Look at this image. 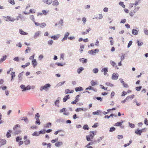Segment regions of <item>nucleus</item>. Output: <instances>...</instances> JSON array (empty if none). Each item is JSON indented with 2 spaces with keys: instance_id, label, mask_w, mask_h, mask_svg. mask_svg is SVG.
I'll return each mask as SVG.
<instances>
[{
  "instance_id": "obj_16",
  "label": "nucleus",
  "mask_w": 148,
  "mask_h": 148,
  "mask_svg": "<svg viewBox=\"0 0 148 148\" xmlns=\"http://www.w3.org/2000/svg\"><path fill=\"white\" fill-rule=\"evenodd\" d=\"M6 143V141L4 140H0V147L5 145Z\"/></svg>"
},
{
  "instance_id": "obj_42",
  "label": "nucleus",
  "mask_w": 148,
  "mask_h": 148,
  "mask_svg": "<svg viewBox=\"0 0 148 148\" xmlns=\"http://www.w3.org/2000/svg\"><path fill=\"white\" fill-rule=\"evenodd\" d=\"M100 112V111L97 110L96 112H93V114L94 115L99 114Z\"/></svg>"
},
{
  "instance_id": "obj_8",
  "label": "nucleus",
  "mask_w": 148,
  "mask_h": 148,
  "mask_svg": "<svg viewBox=\"0 0 148 148\" xmlns=\"http://www.w3.org/2000/svg\"><path fill=\"white\" fill-rule=\"evenodd\" d=\"M42 2L48 5H50L52 2V0H42Z\"/></svg>"
},
{
  "instance_id": "obj_44",
  "label": "nucleus",
  "mask_w": 148,
  "mask_h": 148,
  "mask_svg": "<svg viewBox=\"0 0 148 148\" xmlns=\"http://www.w3.org/2000/svg\"><path fill=\"white\" fill-rule=\"evenodd\" d=\"M115 129H116L115 127H112L110 128L109 131L110 132H112L115 130Z\"/></svg>"
},
{
  "instance_id": "obj_38",
  "label": "nucleus",
  "mask_w": 148,
  "mask_h": 148,
  "mask_svg": "<svg viewBox=\"0 0 148 148\" xmlns=\"http://www.w3.org/2000/svg\"><path fill=\"white\" fill-rule=\"evenodd\" d=\"M51 38L53 39L54 40H56L58 39V37L56 35L53 36L51 37Z\"/></svg>"
},
{
  "instance_id": "obj_18",
  "label": "nucleus",
  "mask_w": 148,
  "mask_h": 148,
  "mask_svg": "<svg viewBox=\"0 0 148 148\" xmlns=\"http://www.w3.org/2000/svg\"><path fill=\"white\" fill-rule=\"evenodd\" d=\"M134 95H131L128 96L126 98V100H129V99H133L134 97Z\"/></svg>"
},
{
  "instance_id": "obj_9",
  "label": "nucleus",
  "mask_w": 148,
  "mask_h": 148,
  "mask_svg": "<svg viewBox=\"0 0 148 148\" xmlns=\"http://www.w3.org/2000/svg\"><path fill=\"white\" fill-rule=\"evenodd\" d=\"M59 4V3L57 0H55L52 2V5L55 6H57Z\"/></svg>"
},
{
  "instance_id": "obj_21",
  "label": "nucleus",
  "mask_w": 148,
  "mask_h": 148,
  "mask_svg": "<svg viewBox=\"0 0 148 148\" xmlns=\"http://www.w3.org/2000/svg\"><path fill=\"white\" fill-rule=\"evenodd\" d=\"M88 53L89 54L93 55H95L96 53V52H95V51H94V50H93L88 51Z\"/></svg>"
},
{
  "instance_id": "obj_45",
  "label": "nucleus",
  "mask_w": 148,
  "mask_h": 148,
  "mask_svg": "<svg viewBox=\"0 0 148 148\" xmlns=\"http://www.w3.org/2000/svg\"><path fill=\"white\" fill-rule=\"evenodd\" d=\"M83 70V69L82 67H80L78 70H77V72L78 73H81V72Z\"/></svg>"
},
{
  "instance_id": "obj_11",
  "label": "nucleus",
  "mask_w": 148,
  "mask_h": 148,
  "mask_svg": "<svg viewBox=\"0 0 148 148\" xmlns=\"http://www.w3.org/2000/svg\"><path fill=\"white\" fill-rule=\"evenodd\" d=\"M69 95H67L64 97L63 99V101L64 102H65L67 99L70 98Z\"/></svg>"
},
{
  "instance_id": "obj_22",
  "label": "nucleus",
  "mask_w": 148,
  "mask_h": 148,
  "mask_svg": "<svg viewBox=\"0 0 148 148\" xmlns=\"http://www.w3.org/2000/svg\"><path fill=\"white\" fill-rule=\"evenodd\" d=\"M34 88H35V86H32V88L31 86H30L29 85H28L27 87H26L25 89V90H30L31 88L34 89Z\"/></svg>"
},
{
  "instance_id": "obj_23",
  "label": "nucleus",
  "mask_w": 148,
  "mask_h": 148,
  "mask_svg": "<svg viewBox=\"0 0 148 148\" xmlns=\"http://www.w3.org/2000/svg\"><path fill=\"white\" fill-rule=\"evenodd\" d=\"M79 60L80 62H82L83 63H85L87 62V59L84 58H80Z\"/></svg>"
},
{
  "instance_id": "obj_50",
  "label": "nucleus",
  "mask_w": 148,
  "mask_h": 148,
  "mask_svg": "<svg viewBox=\"0 0 148 148\" xmlns=\"http://www.w3.org/2000/svg\"><path fill=\"white\" fill-rule=\"evenodd\" d=\"M16 47H19L20 48H21L22 47V45H21V42H19L16 44Z\"/></svg>"
},
{
  "instance_id": "obj_36",
  "label": "nucleus",
  "mask_w": 148,
  "mask_h": 148,
  "mask_svg": "<svg viewBox=\"0 0 148 148\" xmlns=\"http://www.w3.org/2000/svg\"><path fill=\"white\" fill-rule=\"evenodd\" d=\"M11 75L12 76H11V78H12L11 80H12V79H13V78L15 77V73L14 72H12L11 73Z\"/></svg>"
},
{
  "instance_id": "obj_58",
  "label": "nucleus",
  "mask_w": 148,
  "mask_h": 148,
  "mask_svg": "<svg viewBox=\"0 0 148 148\" xmlns=\"http://www.w3.org/2000/svg\"><path fill=\"white\" fill-rule=\"evenodd\" d=\"M20 127V126L19 125L17 124L15 125L14 127L13 128L14 130H15V129L17 128V127Z\"/></svg>"
},
{
  "instance_id": "obj_33",
  "label": "nucleus",
  "mask_w": 148,
  "mask_h": 148,
  "mask_svg": "<svg viewBox=\"0 0 148 148\" xmlns=\"http://www.w3.org/2000/svg\"><path fill=\"white\" fill-rule=\"evenodd\" d=\"M30 142L29 140L26 139L24 141V143L26 145H28L30 143Z\"/></svg>"
},
{
  "instance_id": "obj_55",
  "label": "nucleus",
  "mask_w": 148,
  "mask_h": 148,
  "mask_svg": "<svg viewBox=\"0 0 148 148\" xmlns=\"http://www.w3.org/2000/svg\"><path fill=\"white\" fill-rule=\"evenodd\" d=\"M30 18L31 20L33 21L34 22H35V21L34 20L35 19H34V16H33V15L30 16Z\"/></svg>"
},
{
  "instance_id": "obj_35",
  "label": "nucleus",
  "mask_w": 148,
  "mask_h": 148,
  "mask_svg": "<svg viewBox=\"0 0 148 148\" xmlns=\"http://www.w3.org/2000/svg\"><path fill=\"white\" fill-rule=\"evenodd\" d=\"M119 4L123 8H124L125 7V5L123 4V2H120L119 3Z\"/></svg>"
},
{
  "instance_id": "obj_59",
  "label": "nucleus",
  "mask_w": 148,
  "mask_h": 148,
  "mask_svg": "<svg viewBox=\"0 0 148 148\" xmlns=\"http://www.w3.org/2000/svg\"><path fill=\"white\" fill-rule=\"evenodd\" d=\"M14 61L17 62H18L19 61V58L18 57H15L14 59Z\"/></svg>"
},
{
  "instance_id": "obj_48",
  "label": "nucleus",
  "mask_w": 148,
  "mask_h": 148,
  "mask_svg": "<svg viewBox=\"0 0 148 148\" xmlns=\"http://www.w3.org/2000/svg\"><path fill=\"white\" fill-rule=\"evenodd\" d=\"M93 73H97L98 72V69H97L95 68L93 70Z\"/></svg>"
},
{
  "instance_id": "obj_54",
  "label": "nucleus",
  "mask_w": 148,
  "mask_h": 148,
  "mask_svg": "<svg viewBox=\"0 0 148 148\" xmlns=\"http://www.w3.org/2000/svg\"><path fill=\"white\" fill-rule=\"evenodd\" d=\"M59 24H60L62 26L63 25V22L62 19L60 20L59 22Z\"/></svg>"
},
{
  "instance_id": "obj_2",
  "label": "nucleus",
  "mask_w": 148,
  "mask_h": 148,
  "mask_svg": "<svg viewBox=\"0 0 148 148\" xmlns=\"http://www.w3.org/2000/svg\"><path fill=\"white\" fill-rule=\"evenodd\" d=\"M51 86V85L49 84H46L45 85L42 86L40 88V90L42 91L43 90L47 91L48 89V88Z\"/></svg>"
},
{
  "instance_id": "obj_14",
  "label": "nucleus",
  "mask_w": 148,
  "mask_h": 148,
  "mask_svg": "<svg viewBox=\"0 0 148 148\" xmlns=\"http://www.w3.org/2000/svg\"><path fill=\"white\" fill-rule=\"evenodd\" d=\"M12 132V131L10 130H9L7 133L6 136L8 138L10 137L11 136V133Z\"/></svg>"
},
{
  "instance_id": "obj_63",
  "label": "nucleus",
  "mask_w": 148,
  "mask_h": 148,
  "mask_svg": "<svg viewBox=\"0 0 148 148\" xmlns=\"http://www.w3.org/2000/svg\"><path fill=\"white\" fill-rule=\"evenodd\" d=\"M129 125L130 127L132 128H134L135 127V125L134 124L131 123H129Z\"/></svg>"
},
{
  "instance_id": "obj_27",
  "label": "nucleus",
  "mask_w": 148,
  "mask_h": 148,
  "mask_svg": "<svg viewBox=\"0 0 148 148\" xmlns=\"http://www.w3.org/2000/svg\"><path fill=\"white\" fill-rule=\"evenodd\" d=\"M31 50V49L30 47H28L27 48V49L25 50V52L26 54L28 53L29 51L30 52Z\"/></svg>"
},
{
  "instance_id": "obj_13",
  "label": "nucleus",
  "mask_w": 148,
  "mask_h": 148,
  "mask_svg": "<svg viewBox=\"0 0 148 148\" xmlns=\"http://www.w3.org/2000/svg\"><path fill=\"white\" fill-rule=\"evenodd\" d=\"M132 34L134 35H136L138 34V31L135 29H133L132 30Z\"/></svg>"
},
{
  "instance_id": "obj_51",
  "label": "nucleus",
  "mask_w": 148,
  "mask_h": 148,
  "mask_svg": "<svg viewBox=\"0 0 148 148\" xmlns=\"http://www.w3.org/2000/svg\"><path fill=\"white\" fill-rule=\"evenodd\" d=\"M139 7H137V8H136L134 9V10H133V12H134V13H136L137 11L139 9Z\"/></svg>"
},
{
  "instance_id": "obj_46",
  "label": "nucleus",
  "mask_w": 148,
  "mask_h": 148,
  "mask_svg": "<svg viewBox=\"0 0 148 148\" xmlns=\"http://www.w3.org/2000/svg\"><path fill=\"white\" fill-rule=\"evenodd\" d=\"M106 85L108 86H110V87H112L113 86V85L110 83L107 82L106 83Z\"/></svg>"
},
{
  "instance_id": "obj_49",
  "label": "nucleus",
  "mask_w": 148,
  "mask_h": 148,
  "mask_svg": "<svg viewBox=\"0 0 148 148\" xmlns=\"http://www.w3.org/2000/svg\"><path fill=\"white\" fill-rule=\"evenodd\" d=\"M58 140V138H56L55 139L52 140H51V142L52 143H54L55 142L57 141Z\"/></svg>"
},
{
  "instance_id": "obj_64",
  "label": "nucleus",
  "mask_w": 148,
  "mask_h": 148,
  "mask_svg": "<svg viewBox=\"0 0 148 148\" xmlns=\"http://www.w3.org/2000/svg\"><path fill=\"white\" fill-rule=\"evenodd\" d=\"M144 33L145 34L148 35V30L146 29H144Z\"/></svg>"
},
{
  "instance_id": "obj_3",
  "label": "nucleus",
  "mask_w": 148,
  "mask_h": 148,
  "mask_svg": "<svg viewBox=\"0 0 148 148\" xmlns=\"http://www.w3.org/2000/svg\"><path fill=\"white\" fill-rule=\"evenodd\" d=\"M145 129V128H144L141 130L138 129L137 130H136L135 131V133L137 135L140 136L141 135L142 132H146Z\"/></svg>"
},
{
  "instance_id": "obj_26",
  "label": "nucleus",
  "mask_w": 148,
  "mask_h": 148,
  "mask_svg": "<svg viewBox=\"0 0 148 148\" xmlns=\"http://www.w3.org/2000/svg\"><path fill=\"white\" fill-rule=\"evenodd\" d=\"M7 56L6 55L5 56H3V58H1V59L0 62H3L6 59Z\"/></svg>"
},
{
  "instance_id": "obj_7",
  "label": "nucleus",
  "mask_w": 148,
  "mask_h": 148,
  "mask_svg": "<svg viewBox=\"0 0 148 148\" xmlns=\"http://www.w3.org/2000/svg\"><path fill=\"white\" fill-rule=\"evenodd\" d=\"M69 35V33L68 32H66L64 34V37L62 40V41L63 42L64 40H66L68 38V37Z\"/></svg>"
},
{
  "instance_id": "obj_15",
  "label": "nucleus",
  "mask_w": 148,
  "mask_h": 148,
  "mask_svg": "<svg viewBox=\"0 0 148 148\" xmlns=\"http://www.w3.org/2000/svg\"><path fill=\"white\" fill-rule=\"evenodd\" d=\"M62 144L63 143L62 142H58L55 143V145L57 147H59L60 146L62 145Z\"/></svg>"
},
{
  "instance_id": "obj_4",
  "label": "nucleus",
  "mask_w": 148,
  "mask_h": 148,
  "mask_svg": "<svg viewBox=\"0 0 148 148\" xmlns=\"http://www.w3.org/2000/svg\"><path fill=\"white\" fill-rule=\"evenodd\" d=\"M6 18H7V19L6 20V21H10L12 22H13L16 20L15 19L9 16H7Z\"/></svg>"
},
{
  "instance_id": "obj_47",
  "label": "nucleus",
  "mask_w": 148,
  "mask_h": 148,
  "mask_svg": "<svg viewBox=\"0 0 148 148\" xmlns=\"http://www.w3.org/2000/svg\"><path fill=\"white\" fill-rule=\"evenodd\" d=\"M132 43V40H130L127 45V47L129 48L131 45Z\"/></svg>"
},
{
  "instance_id": "obj_19",
  "label": "nucleus",
  "mask_w": 148,
  "mask_h": 148,
  "mask_svg": "<svg viewBox=\"0 0 148 148\" xmlns=\"http://www.w3.org/2000/svg\"><path fill=\"white\" fill-rule=\"evenodd\" d=\"M86 110V109L83 108H78L76 109L75 111L77 112H78L81 110L85 111Z\"/></svg>"
},
{
  "instance_id": "obj_10",
  "label": "nucleus",
  "mask_w": 148,
  "mask_h": 148,
  "mask_svg": "<svg viewBox=\"0 0 148 148\" xmlns=\"http://www.w3.org/2000/svg\"><path fill=\"white\" fill-rule=\"evenodd\" d=\"M73 92L74 90H70L69 89H67L65 90L64 92L66 94H67L68 93H72Z\"/></svg>"
},
{
  "instance_id": "obj_12",
  "label": "nucleus",
  "mask_w": 148,
  "mask_h": 148,
  "mask_svg": "<svg viewBox=\"0 0 148 148\" xmlns=\"http://www.w3.org/2000/svg\"><path fill=\"white\" fill-rule=\"evenodd\" d=\"M40 33V32L38 31L35 32L34 36V38H36L38 37Z\"/></svg>"
},
{
  "instance_id": "obj_41",
  "label": "nucleus",
  "mask_w": 148,
  "mask_h": 148,
  "mask_svg": "<svg viewBox=\"0 0 148 148\" xmlns=\"http://www.w3.org/2000/svg\"><path fill=\"white\" fill-rule=\"evenodd\" d=\"M82 21L83 22V25H85L86 23V18L85 17L83 18L82 19Z\"/></svg>"
},
{
  "instance_id": "obj_17",
  "label": "nucleus",
  "mask_w": 148,
  "mask_h": 148,
  "mask_svg": "<svg viewBox=\"0 0 148 148\" xmlns=\"http://www.w3.org/2000/svg\"><path fill=\"white\" fill-rule=\"evenodd\" d=\"M19 32L21 35H27L28 34L27 33L24 32L22 29H19Z\"/></svg>"
},
{
  "instance_id": "obj_52",
  "label": "nucleus",
  "mask_w": 148,
  "mask_h": 148,
  "mask_svg": "<svg viewBox=\"0 0 148 148\" xmlns=\"http://www.w3.org/2000/svg\"><path fill=\"white\" fill-rule=\"evenodd\" d=\"M141 88L142 87L141 86L137 87L136 88V90L138 91H139L141 90Z\"/></svg>"
},
{
  "instance_id": "obj_20",
  "label": "nucleus",
  "mask_w": 148,
  "mask_h": 148,
  "mask_svg": "<svg viewBox=\"0 0 148 148\" xmlns=\"http://www.w3.org/2000/svg\"><path fill=\"white\" fill-rule=\"evenodd\" d=\"M75 90L76 92L81 91L83 90V89L81 87H76L75 89Z\"/></svg>"
},
{
  "instance_id": "obj_5",
  "label": "nucleus",
  "mask_w": 148,
  "mask_h": 148,
  "mask_svg": "<svg viewBox=\"0 0 148 148\" xmlns=\"http://www.w3.org/2000/svg\"><path fill=\"white\" fill-rule=\"evenodd\" d=\"M108 71V68L106 67L103 68L101 70V71L102 72H103V74L105 76H106L108 74L107 73Z\"/></svg>"
},
{
  "instance_id": "obj_37",
  "label": "nucleus",
  "mask_w": 148,
  "mask_h": 148,
  "mask_svg": "<svg viewBox=\"0 0 148 148\" xmlns=\"http://www.w3.org/2000/svg\"><path fill=\"white\" fill-rule=\"evenodd\" d=\"M99 17H95V18H93V19L94 18H96L97 19L98 18L99 19H101L103 18V16L102 15V14H99Z\"/></svg>"
},
{
  "instance_id": "obj_62",
  "label": "nucleus",
  "mask_w": 148,
  "mask_h": 148,
  "mask_svg": "<svg viewBox=\"0 0 148 148\" xmlns=\"http://www.w3.org/2000/svg\"><path fill=\"white\" fill-rule=\"evenodd\" d=\"M11 42V40L9 39H7L6 42V43L8 44H10Z\"/></svg>"
},
{
  "instance_id": "obj_57",
  "label": "nucleus",
  "mask_w": 148,
  "mask_h": 148,
  "mask_svg": "<svg viewBox=\"0 0 148 148\" xmlns=\"http://www.w3.org/2000/svg\"><path fill=\"white\" fill-rule=\"evenodd\" d=\"M51 123L49 122V123H47V124H46V127H47V128H48L49 127V126H51Z\"/></svg>"
},
{
  "instance_id": "obj_31",
  "label": "nucleus",
  "mask_w": 148,
  "mask_h": 148,
  "mask_svg": "<svg viewBox=\"0 0 148 148\" xmlns=\"http://www.w3.org/2000/svg\"><path fill=\"white\" fill-rule=\"evenodd\" d=\"M8 2L12 5H14L15 4L14 0H8Z\"/></svg>"
},
{
  "instance_id": "obj_53",
  "label": "nucleus",
  "mask_w": 148,
  "mask_h": 148,
  "mask_svg": "<svg viewBox=\"0 0 148 148\" xmlns=\"http://www.w3.org/2000/svg\"><path fill=\"white\" fill-rule=\"evenodd\" d=\"M91 84L92 86H94L96 84V83L93 80H92L91 82Z\"/></svg>"
},
{
  "instance_id": "obj_25",
  "label": "nucleus",
  "mask_w": 148,
  "mask_h": 148,
  "mask_svg": "<svg viewBox=\"0 0 148 148\" xmlns=\"http://www.w3.org/2000/svg\"><path fill=\"white\" fill-rule=\"evenodd\" d=\"M122 123H123V122H117V123H115V124L114 125L115 126H121L122 125Z\"/></svg>"
},
{
  "instance_id": "obj_1",
  "label": "nucleus",
  "mask_w": 148,
  "mask_h": 148,
  "mask_svg": "<svg viewBox=\"0 0 148 148\" xmlns=\"http://www.w3.org/2000/svg\"><path fill=\"white\" fill-rule=\"evenodd\" d=\"M95 134L94 131L90 132H89V135L86 136L87 140L88 141H92L93 139Z\"/></svg>"
},
{
  "instance_id": "obj_30",
  "label": "nucleus",
  "mask_w": 148,
  "mask_h": 148,
  "mask_svg": "<svg viewBox=\"0 0 148 148\" xmlns=\"http://www.w3.org/2000/svg\"><path fill=\"white\" fill-rule=\"evenodd\" d=\"M32 63L33 65H37V62L36 59H34L32 61Z\"/></svg>"
},
{
  "instance_id": "obj_34",
  "label": "nucleus",
  "mask_w": 148,
  "mask_h": 148,
  "mask_svg": "<svg viewBox=\"0 0 148 148\" xmlns=\"http://www.w3.org/2000/svg\"><path fill=\"white\" fill-rule=\"evenodd\" d=\"M20 87L21 89H23V90H22L23 91L25 90V89L26 87L24 85H23V84L21 85L20 86Z\"/></svg>"
},
{
  "instance_id": "obj_28",
  "label": "nucleus",
  "mask_w": 148,
  "mask_h": 148,
  "mask_svg": "<svg viewBox=\"0 0 148 148\" xmlns=\"http://www.w3.org/2000/svg\"><path fill=\"white\" fill-rule=\"evenodd\" d=\"M46 25V24L45 23H42L40 24V27L41 28H43L44 27H45Z\"/></svg>"
},
{
  "instance_id": "obj_61",
  "label": "nucleus",
  "mask_w": 148,
  "mask_h": 148,
  "mask_svg": "<svg viewBox=\"0 0 148 148\" xmlns=\"http://www.w3.org/2000/svg\"><path fill=\"white\" fill-rule=\"evenodd\" d=\"M40 117V115L38 113H37L36 114L35 116V118H38Z\"/></svg>"
},
{
  "instance_id": "obj_32",
  "label": "nucleus",
  "mask_w": 148,
  "mask_h": 148,
  "mask_svg": "<svg viewBox=\"0 0 148 148\" xmlns=\"http://www.w3.org/2000/svg\"><path fill=\"white\" fill-rule=\"evenodd\" d=\"M137 44L139 46H141L143 44V42H139V41L138 40H137Z\"/></svg>"
},
{
  "instance_id": "obj_24",
  "label": "nucleus",
  "mask_w": 148,
  "mask_h": 148,
  "mask_svg": "<svg viewBox=\"0 0 148 148\" xmlns=\"http://www.w3.org/2000/svg\"><path fill=\"white\" fill-rule=\"evenodd\" d=\"M58 99L56 100L55 102V104L56 106H59V102H60V98L59 97L58 98Z\"/></svg>"
},
{
  "instance_id": "obj_6",
  "label": "nucleus",
  "mask_w": 148,
  "mask_h": 148,
  "mask_svg": "<svg viewBox=\"0 0 148 148\" xmlns=\"http://www.w3.org/2000/svg\"><path fill=\"white\" fill-rule=\"evenodd\" d=\"M119 75L117 73H114L112 75V79L113 80H116L118 79Z\"/></svg>"
},
{
  "instance_id": "obj_40",
  "label": "nucleus",
  "mask_w": 148,
  "mask_h": 148,
  "mask_svg": "<svg viewBox=\"0 0 148 148\" xmlns=\"http://www.w3.org/2000/svg\"><path fill=\"white\" fill-rule=\"evenodd\" d=\"M36 124H38V125H39L40 124V120L38 118L36 119Z\"/></svg>"
},
{
  "instance_id": "obj_39",
  "label": "nucleus",
  "mask_w": 148,
  "mask_h": 148,
  "mask_svg": "<svg viewBox=\"0 0 148 148\" xmlns=\"http://www.w3.org/2000/svg\"><path fill=\"white\" fill-rule=\"evenodd\" d=\"M133 102L134 103H136V105L137 106H139L140 105V103H138V101L136 99H134V100L133 101Z\"/></svg>"
},
{
  "instance_id": "obj_56",
  "label": "nucleus",
  "mask_w": 148,
  "mask_h": 148,
  "mask_svg": "<svg viewBox=\"0 0 148 148\" xmlns=\"http://www.w3.org/2000/svg\"><path fill=\"white\" fill-rule=\"evenodd\" d=\"M45 133V130H43L42 131H40L39 132V134H44Z\"/></svg>"
},
{
  "instance_id": "obj_60",
  "label": "nucleus",
  "mask_w": 148,
  "mask_h": 148,
  "mask_svg": "<svg viewBox=\"0 0 148 148\" xmlns=\"http://www.w3.org/2000/svg\"><path fill=\"white\" fill-rule=\"evenodd\" d=\"M123 85L124 87L128 88L129 87L128 85L127 84L125 83L124 82L123 83Z\"/></svg>"
},
{
  "instance_id": "obj_29",
  "label": "nucleus",
  "mask_w": 148,
  "mask_h": 148,
  "mask_svg": "<svg viewBox=\"0 0 148 148\" xmlns=\"http://www.w3.org/2000/svg\"><path fill=\"white\" fill-rule=\"evenodd\" d=\"M83 128L85 130H88L89 129V128L87 125H84L83 127Z\"/></svg>"
},
{
  "instance_id": "obj_43",
  "label": "nucleus",
  "mask_w": 148,
  "mask_h": 148,
  "mask_svg": "<svg viewBox=\"0 0 148 148\" xmlns=\"http://www.w3.org/2000/svg\"><path fill=\"white\" fill-rule=\"evenodd\" d=\"M53 43V41L52 40H51L48 41V44L49 45H51Z\"/></svg>"
}]
</instances>
